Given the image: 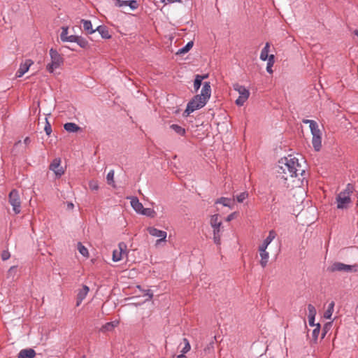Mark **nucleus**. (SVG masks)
<instances>
[{"label": "nucleus", "mask_w": 358, "mask_h": 358, "mask_svg": "<svg viewBox=\"0 0 358 358\" xmlns=\"http://www.w3.org/2000/svg\"><path fill=\"white\" fill-rule=\"evenodd\" d=\"M304 173L305 170L299 164V159L292 155L278 161L277 173L285 180L289 178H296L299 174L302 176Z\"/></svg>", "instance_id": "nucleus-1"}, {"label": "nucleus", "mask_w": 358, "mask_h": 358, "mask_svg": "<svg viewBox=\"0 0 358 358\" xmlns=\"http://www.w3.org/2000/svg\"><path fill=\"white\" fill-rule=\"evenodd\" d=\"M211 95V87L209 82H205L200 94L195 95L187 103L185 113L187 116L196 110L203 108Z\"/></svg>", "instance_id": "nucleus-2"}, {"label": "nucleus", "mask_w": 358, "mask_h": 358, "mask_svg": "<svg viewBox=\"0 0 358 358\" xmlns=\"http://www.w3.org/2000/svg\"><path fill=\"white\" fill-rule=\"evenodd\" d=\"M50 56L51 62L47 65L46 69L49 73H52L56 69H58L63 64L64 59L62 56L53 48L50 50Z\"/></svg>", "instance_id": "nucleus-3"}, {"label": "nucleus", "mask_w": 358, "mask_h": 358, "mask_svg": "<svg viewBox=\"0 0 358 358\" xmlns=\"http://www.w3.org/2000/svg\"><path fill=\"white\" fill-rule=\"evenodd\" d=\"M233 88L239 94L238 98L236 100V104L239 106H243L245 102L249 98V90L245 87L241 85L238 83L234 84Z\"/></svg>", "instance_id": "nucleus-4"}, {"label": "nucleus", "mask_w": 358, "mask_h": 358, "mask_svg": "<svg viewBox=\"0 0 358 358\" xmlns=\"http://www.w3.org/2000/svg\"><path fill=\"white\" fill-rule=\"evenodd\" d=\"M10 204L13 206V210L15 214H19L21 211V201L19 192L16 189L10 191L8 195Z\"/></svg>", "instance_id": "nucleus-5"}, {"label": "nucleus", "mask_w": 358, "mask_h": 358, "mask_svg": "<svg viewBox=\"0 0 358 358\" xmlns=\"http://www.w3.org/2000/svg\"><path fill=\"white\" fill-rule=\"evenodd\" d=\"M328 270L331 272L345 271V272H357L358 271V265H348L341 262H335Z\"/></svg>", "instance_id": "nucleus-6"}, {"label": "nucleus", "mask_w": 358, "mask_h": 358, "mask_svg": "<svg viewBox=\"0 0 358 358\" xmlns=\"http://www.w3.org/2000/svg\"><path fill=\"white\" fill-rule=\"evenodd\" d=\"M336 200L338 209H347L352 202L350 196L347 192H340Z\"/></svg>", "instance_id": "nucleus-7"}, {"label": "nucleus", "mask_w": 358, "mask_h": 358, "mask_svg": "<svg viewBox=\"0 0 358 358\" xmlns=\"http://www.w3.org/2000/svg\"><path fill=\"white\" fill-rule=\"evenodd\" d=\"M127 244L124 242H120L118 244V248L113 252V261L117 262L122 259L124 255H127Z\"/></svg>", "instance_id": "nucleus-8"}, {"label": "nucleus", "mask_w": 358, "mask_h": 358, "mask_svg": "<svg viewBox=\"0 0 358 358\" xmlns=\"http://www.w3.org/2000/svg\"><path fill=\"white\" fill-rule=\"evenodd\" d=\"M148 233L155 237H159V239L157 241V244L161 241H165L167 236V233L165 231L159 230L153 227H149L147 228Z\"/></svg>", "instance_id": "nucleus-9"}, {"label": "nucleus", "mask_w": 358, "mask_h": 358, "mask_svg": "<svg viewBox=\"0 0 358 358\" xmlns=\"http://www.w3.org/2000/svg\"><path fill=\"white\" fill-rule=\"evenodd\" d=\"M49 169L52 171L57 177H60L64 173V171L61 166V159L59 158L54 159Z\"/></svg>", "instance_id": "nucleus-10"}, {"label": "nucleus", "mask_w": 358, "mask_h": 358, "mask_svg": "<svg viewBox=\"0 0 358 358\" xmlns=\"http://www.w3.org/2000/svg\"><path fill=\"white\" fill-rule=\"evenodd\" d=\"M219 217L220 216L218 214H215V215H212L210 217V224L211 227L213 229V233H215V231L221 232L222 222L219 219Z\"/></svg>", "instance_id": "nucleus-11"}, {"label": "nucleus", "mask_w": 358, "mask_h": 358, "mask_svg": "<svg viewBox=\"0 0 358 358\" xmlns=\"http://www.w3.org/2000/svg\"><path fill=\"white\" fill-rule=\"evenodd\" d=\"M33 61L31 59H26L23 64H21L20 68L15 73L17 78L22 77L26 72L28 71L31 65L33 64Z\"/></svg>", "instance_id": "nucleus-12"}, {"label": "nucleus", "mask_w": 358, "mask_h": 358, "mask_svg": "<svg viewBox=\"0 0 358 358\" xmlns=\"http://www.w3.org/2000/svg\"><path fill=\"white\" fill-rule=\"evenodd\" d=\"M128 199H130V203L134 210L140 214L144 207L138 199L136 196H131Z\"/></svg>", "instance_id": "nucleus-13"}, {"label": "nucleus", "mask_w": 358, "mask_h": 358, "mask_svg": "<svg viewBox=\"0 0 358 358\" xmlns=\"http://www.w3.org/2000/svg\"><path fill=\"white\" fill-rule=\"evenodd\" d=\"M89 290L90 289L87 285H83L82 289H79L77 294V306H80L83 300L86 297L87 293L89 292Z\"/></svg>", "instance_id": "nucleus-14"}, {"label": "nucleus", "mask_w": 358, "mask_h": 358, "mask_svg": "<svg viewBox=\"0 0 358 358\" xmlns=\"http://www.w3.org/2000/svg\"><path fill=\"white\" fill-rule=\"evenodd\" d=\"M259 255L261 257L260 265L263 268H265L266 266L268 261L269 254L266 251V249L259 248Z\"/></svg>", "instance_id": "nucleus-15"}, {"label": "nucleus", "mask_w": 358, "mask_h": 358, "mask_svg": "<svg viewBox=\"0 0 358 358\" xmlns=\"http://www.w3.org/2000/svg\"><path fill=\"white\" fill-rule=\"evenodd\" d=\"M36 355L34 350L31 348L23 349L20 351L17 358H34Z\"/></svg>", "instance_id": "nucleus-16"}, {"label": "nucleus", "mask_w": 358, "mask_h": 358, "mask_svg": "<svg viewBox=\"0 0 358 358\" xmlns=\"http://www.w3.org/2000/svg\"><path fill=\"white\" fill-rule=\"evenodd\" d=\"M275 236V231L274 230H271L268 233V236L264 239L263 243L259 248L266 249L268 245L273 241Z\"/></svg>", "instance_id": "nucleus-17"}, {"label": "nucleus", "mask_w": 358, "mask_h": 358, "mask_svg": "<svg viewBox=\"0 0 358 358\" xmlns=\"http://www.w3.org/2000/svg\"><path fill=\"white\" fill-rule=\"evenodd\" d=\"M215 203L216 204H222L224 206H227L232 209L234 204V200L227 197H220V199H217Z\"/></svg>", "instance_id": "nucleus-18"}, {"label": "nucleus", "mask_w": 358, "mask_h": 358, "mask_svg": "<svg viewBox=\"0 0 358 358\" xmlns=\"http://www.w3.org/2000/svg\"><path fill=\"white\" fill-rule=\"evenodd\" d=\"M81 24H83V29L88 34H92L96 32L95 29H92V24L90 20H82Z\"/></svg>", "instance_id": "nucleus-19"}, {"label": "nucleus", "mask_w": 358, "mask_h": 358, "mask_svg": "<svg viewBox=\"0 0 358 358\" xmlns=\"http://www.w3.org/2000/svg\"><path fill=\"white\" fill-rule=\"evenodd\" d=\"M96 31H98L101 35L102 38L108 39L110 38L111 36L110 35L108 28L106 26H98L95 29Z\"/></svg>", "instance_id": "nucleus-20"}, {"label": "nucleus", "mask_w": 358, "mask_h": 358, "mask_svg": "<svg viewBox=\"0 0 358 358\" xmlns=\"http://www.w3.org/2000/svg\"><path fill=\"white\" fill-rule=\"evenodd\" d=\"M313 146L315 151H320L322 148V135H316L313 136Z\"/></svg>", "instance_id": "nucleus-21"}, {"label": "nucleus", "mask_w": 358, "mask_h": 358, "mask_svg": "<svg viewBox=\"0 0 358 358\" xmlns=\"http://www.w3.org/2000/svg\"><path fill=\"white\" fill-rule=\"evenodd\" d=\"M64 129L68 132H77L81 130V128L73 122H67L64 125Z\"/></svg>", "instance_id": "nucleus-22"}, {"label": "nucleus", "mask_w": 358, "mask_h": 358, "mask_svg": "<svg viewBox=\"0 0 358 358\" xmlns=\"http://www.w3.org/2000/svg\"><path fill=\"white\" fill-rule=\"evenodd\" d=\"M118 323L119 322L117 321L107 322L101 327V331L103 332L111 331L117 326Z\"/></svg>", "instance_id": "nucleus-23"}, {"label": "nucleus", "mask_w": 358, "mask_h": 358, "mask_svg": "<svg viewBox=\"0 0 358 358\" xmlns=\"http://www.w3.org/2000/svg\"><path fill=\"white\" fill-rule=\"evenodd\" d=\"M170 128L174 131L177 134L181 136H184L186 134V130L185 128L180 127L178 124H173L170 126Z\"/></svg>", "instance_id": "nucleus-24"}, {"label": "nucleus", "mask_w": 358, "mask_h": 358, "mask_svg": "<svg viewBox=\"0 0 358 358\" xmlns=\"http://www.w3.org/2000/svg\"><path fill=\"white\" fill-rule=\"evenodd\" d=\"M269 48L270 45L268 43H266L264 48L262 50L261 54H260V59L262 61H266L267 59H268V52H269Z\"/></svg>", "instance_id": "nucleus-25"}, {"label": "nucleus", "mask_w": 358, "mask_h": 358, "mask_svg": "<svg viewBox=\"0 0 358 358\" xmlns=\"http://www.w3.org/2000/svg\"><path fill=\"white\" fill-rule=\"evenodd\" d=\"M334 306H335L334 301H331L329 304L328 308L324 313V317H325L326 319H331L333 312H334Z\"/></svg>", "instance_id": "nucleus-26"}, {"label": "nucleus", "mask_w": 358, "mask_h": 358, "mask_svg": "<svg viewBox=\"0 0 358 358\" xmlns=\"http://www.w3.org/2000/svg\"><path fill=\"white\" fill-rule=\"evenodd\" d=\"M194 42L189 41L183 48L179 49L176 52V55H182L187 52L193 47Z\"/></svg>", "instance_id": "nucleus-27"}, {"label": "nucleus", "mask_w": 358, "mask_h": 358, "mask_svg": "<svg viewBox=\"0 0 358 358\" xmlns=\"http://www.w3.org/2000/svg\"><path fill=\"white\" fill-rule=\"evenodd\" d=\"M141 215H145L148 217L153 218L156 216V212L152 209L150 208H143L141 213H140Z\"/></svg>", "instance_id": "nucleus-28"}, {"label": "nucleus", "mask_w": 358, "mask_h": 358, "mask_svg": "<svg viewBox=\"0 0 358 358\" xmlns=\"http://www.w3.org/2000/svg\"><path fill=\"white\" fill-rule=\"evenodd\" d=\"M76 43L82 48H87L89 47L88 41L80 36H78Z\"/></svg>", "instance_id": "nucleus-29"}, {"label": "nucleus", "mask_w": 358, "mask_h": 358, "mask_svg": "<svg viewBox=\"0 0 358 358\" xmlns=\"http://www.w3.org/2000/svg\"><path fill=\"white\" fill-rule=\"evenodd\" d=\"M275 57L273 55H271L268 57V63H267V66H266V71L268 73H273V70H272V66H273V64L275 62Z\"/></svg>", "instance_id": "nucleus-30"}, {"label": "nucleus", "mask_w": 358, "mask_h": 358, "mask_svg": "<svg viewBox=\"0 0 358 358\" xmlns=\"http://www.w3.org/2000/svg\"><path fill=\"white\" fill-rule=\"evenodd\" d=\"M17 268L16 266H11L7 273V278H10L14 280L15 277L17 275Z\"/></svg>", "instance_id": "nucleus-31"}, {"label": "nucleus", "mask_w": 358, "mask_h": 358, "mask_svg": "<svg viewBox=\"0 0 358 358\" xmlns=\"http://www.w3.org/2000/svg\"><path fill=\"white\" fill-rule=\"evenodd\" d=\"M78 250L83 256L86 257L89 256L88 250L81 243H78Z\"/></svg>", "instance_id": "nucleus-32"}, {"label": "nucleus", "mask_w": 358, "mask_h": 358, "mask_svg": "<svg viewBox=\"0 0 358 358\" xmlns=\"http://www.w3.org/2000/svg\"><path fill=\"white\" fill-rule=\"evenodd\" d=\"M310 129L313 136L316 135H322L321 131L319 129L317 123H316L315 124H312V126Z\"/></svg>", "instance_id": "nucleus-33"}, {"label": "nucleus", "mask_w": 358, "mask_h": 358, "mask_svg": "<svg viewBox=\"0 0 358 358\" xmlns=\"http://www.w3.org/2000/svg\"><path fill=\"white\" fill-rule=\"evenodd\" d=\"M320 332V324L317 323L315 329L313 330L312 336L313 339L316 341Z\"/></svg>", "instance_id": "nucleus-34"}, {"label": "nucleus", "mask_w": 358, "mask_h": 358, "mask_svg": "<svg viewBox=\"0 0 358 358\" xmlns=\"http://www.w3.org/2000/svg\"><path fill=\"white\" fill-rule=\"evenodd\" d=\"M183 343L185 344V346L181 350V352L183 354H186L187 352H188L190 350L191 346H190L188 339L186 338H183Z\"/></svg>", "instance_id": "nucleus-35"}, {"label": "nucleus", "mask_w": 358, "mask_h": 358, "mask_svg": "<svg viewBox=\"0 0 358 358\" xmlns=\"http://www.w3.org/2000/svg\"><path fill=\"white\" fill-rule=\"evenodd\" d=\"M62 31L60 34V38L62 41L66 42V38H68V27H62Z\"/></svg>", "instance_id": "nucleus-36"}, {"label": "nucleus", "mask_w": 358, "mask_h": 358, "mask_svg": "<svg viewBox=\"0 0 358 358\" xmlns=\"http://www.w3.org/2000/svg\"><path fill=\"white\" fill-rule=\"evenodd\" d=\"M248 196L247 192H243L236 196V200L239 203H242Z\"/></svg>", "instance_id": "nucleus-37"}, {"label": "nucleus", "mask_w": 358, "mask_h": 358, "mask_svg": "<svg viewBox=\"0 0 358 358\" xmlns=\"http://www.w3.org/2000/svg\"><path fill=\"white\" fill-rule=\"evenodd\" d=\"M308 317H315L317 311L314 306L312 304L308 305Z\"/></svg>", "instance_id": "nucleus-38"}, {"label": "nucleus", "mask_w": 358, "mask_h": 358, "mask_svg": "<svg viewBox=\"0 0 358 358\" xmlns=\"http://www.w3.org/2000/svg\"><path fill=\"white\" fill-rule=\"evenodd\" d=\"M44 131L48 136H50L52 133V127L50 123L48 122V118H45V125Z\"/></svg>", "instance_id": "nucleus-39"}, {"label": "nucleus", "mask_w": 358, "mask_h": 358, "mask_svg": "<svg viewBox=\"0 0 358 358\" xmlns=\"http://www.w3.org/2000/svg\"><path fill=\"white\" fill-rule=\"evenodd\" d=\"M107 182L109 185H111L114 182V171L110 170L106 176Z\"/></svg>", "instance_id": "nucleus-40"}, {"label": "nucleus", "mask_w": 358, "mask_h": 358, "mask_svg": "<svg viewBox=\"0 0 358 358\" xmlns=\"http://www.w3.org/2000/svg\"><path fill=\"white\" fill-rule=\"evenodd\" d=\"M213 240L216 245H220V243H221L220 232L215 231V233H213Z\"/></svg>", "instance_id": "nucleus-41"}, {"label": "nucleus", "mask_w": 358, "mask_h": 358, "mask_svg": "<svg viewBox=\"0 0 358 358\" xmlns=\"http://www.w3.org/2000/svg\"><path fill=\"white\" fill-rule=\"evenodd\" d=\"M202 84V81L200 80V78L199 79L195 76L194 81V92H197L199 89L200 88L201 85Z\"/></svg>", "instance_id": "nucleus-42"}, {"label": "nucleus", "mask_w": 358, "mask_h": 358, "mask_svg": "<svg viewBox=\"0 0 358 358\" xmlns=\"http://www.w3.org/2000/svg\"><path fill=\"white\" fill-rule=\"evenodd\" d=\"M138 3L136 0H130L128 1V6L130 7L131 10H135L138 8Z\"/></svg>", "instance_id": "nucleus-43"}, {"label": "nucleus", "mask_w": 358, "mask_h": 358, "mask_svg": "<svg viewBox=\"0 0 358 358\" xmlns=\"http://www.w3.org/2000/svg\"><path fill=\"white\" fill-rule=\"evenodd\" d=\"M115 5L117 7L128 6V1L115 0Z\"/></svg>", "instance_id": "nucleus-44"}, {"label": "nucleus", "mask_w": 358, "mask_h": 358, "mask_svg": "<svg viewBox=\"0 0 358 358\" xmlns=\"http://www.w3.org/2000/svg\"><path fill=\"white\" fill-rule=\"evenodd\" d=\"M10 257V254L8 250H3L1 253V259L3 261L8 259Z\"/></svg>", "instance_id": "nucleus-45"}, {"label": "nucleus", "mask_w": 358, "mask_h": 358, "mask_svg": "<svg viewBox=\"0 0 358 358\" xmlns=\"http://www.w3.org/2000/svg\"><path fill=\"white\" fill-rule=\"evenodd\" d=\"M90 188L92 190H97L99 189L98 183L95 181H91L89 184Z\"/></svg>", "instance_id": "nucleus-46"}, {"label": "nucleus", "mask_w": 358, "mask_h": 358, "mask_svg": "<svg viewBox=\"0 0 358 358\" xmlns=\"http://www.w3.org/2000/svg\"><path fill=\"white\" fill-rule=\"evenodd\" d=\"M353 187L350 184H348L346 186V188L342 191L341 192H347L348 193V195L350 196V194L352 192Z\"/></svg>", "instance_id": "nucleus-47"}, {"label": "nucleus", "mask_w": 358, "mask_h": 358, "mask_svg": "<svg viewBox=\"0 0 358 358\" xmlns=\"http://www.w3.org/2000/svg\"><path fill=\"white\" fill-rule=\"evenodd\" d=\"M77 38H78V36H76V35H71V36H68V38H66V42L76 43Z\"/></svg>", "instance_id": "nucleus-48"}, {"label": "nucleus", "mask_w": 358, "mask_h": 358, "mask_svg": "<svg viewBox=\"0 0 358 358\" xmlns=\"http://www.w3.org/2000/svg\"><path fill=\"white\" fill-rule=\"evenodd\" d=\"M236 215H237V213H236V212H234V213H232L229 214V215L227 217V218H226V221H227V222H230V221H231L232 220H234V219L236 217Z\"/></svg>", "instance_id": "nucleus-49"}, {"label": "nucleus", "mask_w": 358, "mask_h": 358, "mask_svg": "<svg viewBox=\"0 0 358 358\" xmlns=\"http://www.w3.org/2000/svg\"><path fill=\"white\" fill-rule=\"evenodd\" d=\"M315 318L314 317H308V323L311 327H316L317 324H315Z\"/></svg>", "instance_id": "nucleus-50"}, {"label": "nucleus", "mask_w": 358, "mask_h": 358, "mask_svg": "<svg viewBox=\"0 0 358 358\" xmlns=\"http://www.w3.org/2000/svg\"><path fill=\"white\" fill-rule=\"evenodd\" d=\"M303 123L309 124V127L310 128L312 126V124H315L317 122L315 120H303Z\"/></svg>", "instance_id": "nucleus-51"}, {"label": "nucleus", "mask_w": 358, "mask_h": 358, "mask_svg": "<svg viewBox=\"0 0 358 358\" xmlns=\"http://www.w3.org/2000/svg\"><path fill=\"white\" fill-rule=\"evenodd\" d=\"M331 323H329V324H326L324 327V329H323V333H322V338H324L325 336V334L328 331V329H329V326H331Z\"/></svg>", "instance_id": "nucleus-52"}, {"label": "nucleus", "mask_w": 358, "mask_h": 358, "mask_svg": "<svg viewBox=\"0 0 358 358\" xmlns=\"http://www.w3.org/2000/svg\"><path fill=\"white\" fill-rule=\"evenodd\" d=\"M196 78H198L199 79L200 78V80L203 81V80L206 79L208 78V74H206V75H199V74H196L195 76Z\"/></svg>", "instance_id": "nucleus-53"}, {"label": "nucleus", "mask_w": 358, "mask_h": 358, "mask_svg": "<svg viewBox=\"0 0 358 358\" xmlns=\"http://www.w3.org/2000/svg\"><path fill=\"white\" fill-rule=\"evenodd\" d=\"M144 295L148 296L150 299H151L153 296V294L150 289L146 290V293H145Z\"/></svg>", "instance_id": "nucleus-54"}, {"label": "nucleus", "mask_w": 358, "mask_h": 358, "mask_svg": "<svg viewBox=\"0 0 358 358\" xmlns=\"http://www.w3.org/2000/svg\"><path fill=\"white\" fill-rule=\"evenodd\" d=\"M31 139H30V138H29V137H26V138L24 139V143L25 145H29V144L31 143Z\"/></svg>", "instance_id": "nucleus-55"}, {"label": "nucleus", "mask_w": 358, "mask_h": 358, "mask_svg": "<svg viewBox=\"0 0 358 358\" xmlns=\"http://www.w3.org/2000/svg\"><path fill=\"white\" fill-rule=\"evenodd\" d=\"M182 0H166V2L169 3H173L175 2H182Z\"/></svg>", "instance_id": "nucleus-56"}, {"label": "nucleus", "mask_w": 358, "mask_h": 358, "mask_svg": "<svg viewBox=\"0 0 358 358\" xmlns=\"http://www.w3.org/2000/svg\"><path fill=\"white\" fill-rule=\"evenodd\" d=\"M176 358H187L185 354L181 352L180 355H178Z\"/></svg>", "instance_id": "nucleus-57"}, {"label": "nucleus", "mask_w": 358, "mask_h": 358, "mask_svg": "<svg viewBox=\"0 0 358 358\" xmlns=\"http://www.w3.org/2000/svg\"><path fill=\"white\" fill-rule=\"evenodd\" d=\"M73 206H74L73 203H68V204H67V207L69 209H72L73 208Z\"/></svg>", "instance_id": "nucleus-58"}, {"label": "nucleus", "mask_w": 358, "mask_h": 358, "mask_svg": "<svg viewBox=\"0 0 358 358\" xmlns=\"http://www.w3.org/2000/svg\"><path fill=\"white\" fill-rule=\"evenodd\" d=\"M354 34L358 37V29L355 30Z\"/></svg>", "instance_id": "nucleus-59"}, {"label": "nucleus", "mask_w": 358, "mask_h": 358, "mask_svg": "<svg viewBox=\"0 0 358 358\" xmlns=\"http://www.w3.org/2000/svg\"><path fill=\"white\" fill-rule=\"evenodd\" d=\"M21 143V141H18L16 143H15V145H18L19 143Z\"/></svg>", "instance_id": "nucleus-60"}, {"label": "nucleus", "mask_w": 358, "mask_h": 358, "mask_svg": "<svg viewBox=\"0 0 358 358\" xmlns=\"http://www.w3.org/2000/svg\"><path fill=\"white\" fill-rule=\"evenodd\" d=\"M160 1H161V2H162V3H166V0H160Z\"/></svg>", "instance_id": "nucleus-61"}, {"label": "nucleus", "mask_w": 358, "mask_h": 358, "mask_svg": "<svg viewBox=\"0 0 358 358\" xmlns=\"http://www.w3.org/2000/svg\"><path fill=\"white\" fill-rule=\"evenodd\" d=\"M84 358V357H83Z\"/></svg>", "instance_id": "nucleus-62"}]
</instances>
